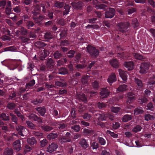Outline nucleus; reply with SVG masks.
Returning a JSON list of instances; mask_svg holds the SVG:
<instances>
[{
	"label": "nucleus",
	"instance_id": "obj_1",
	"mask_svg": "<svg viewBox=\"0 0 155 155\" xmlns=\"http://www.w3.org/2000/svg\"><path fill=\"white\" fill-rule=\"evenodd\" d=\"M130 24L129 22H120L118 23L117 27L118 30L123 34H126L125 35H128V31L129 30Z\"/></svg>",
	"mask_w": 155,
	"mask_h": 155
},
{
	"label": "nucleus",
	"instance_id": "obj_2",
	"mask_svg": "<svg viewBox=\"0 0 155 155\" xmlns=\"http://www.w3.org/2000/svg\"><path fill=\"white\" fill-rule=\"evenodd\" d=\"M86 49L88 53L92 57L96 58L98 56L99 53V51L95 47L89 45L87 47Z\"/></svg>",
	"mask_w": 155,
	"mask_h": 155
},
{
	"label": "nucleus",
	"instance_id": "obj_3",
	"mask_svg": "<svg viewBox=\"0 0 155 155\" xmlns=\"http://www.w3.org/2000/svg\"><path fill=\"white\" fill-rule=\"evenodd\" d=\"M16 130L19 135L24 137L26 135V132L27 130L23 126L21 125H17L16 126Z\"/></svg>",
	"mask_w": 155,
	"mask_h": 155
},
{
	"label": "nucleus",
	"instance_id": "obj_4",
	"mask_svg": "<svg viewBox=\"0 0 155 155\" xmlns=\"http://www.w3.org/2000/svg\"><path fill=\"white\" fill-rule=\"evenodd\" d=\"M135 94L133 92H128L127 94V103L129 104L135 99Z\"/></svg>",
	"mask_w": 155,
	"mask_h": 155
},
{
	"label": "nucleus",
	"instance_id": "obj_5",
	"mask_svg": "<svg viewBox=\"0 0 155 155\" xmlns=\"http://www.w3.org/2000/svg\"><path fill=\"white\" fill-rule=\"evenodd\" d=\"M115 9L113 8H109L108 10L106 11L104 15L107 18H112L115 15Z\"/></svg>",
	"mask_w": 155,
	"mask_h": 155
},
{
	"label": "nucleus",
	"instance_id": "obj_6",
	"mask_svg": "<svg viewBox=\"0 0 155 155\" xmlns=\"http://www.w3.org/2000/svg\"><path fill=\"white\" fill-rule=\"evenodd\" d=\"M45 16L42 15L33 16V19L35 23L39 25H41L42 23V21L45 18Z\"/></svg>",
	"mask_w": 155,
	"mask_h": 155
},
{
	"label": "nucleus",
	"instance_id": "obj_7",
	"mask_svg": "<svg viewBox=\"0 0 155 155\" xmlns=\"http://www.w3.org/2000/svg\"><path fill=\"white\" fill-rule=\"evenodd\" d=\"M117 80L116 75L114 73H111L108 76L107 79V81L110 85L116 82Z\"/></svg>",
	"mask_w": 155,
	"mask_h": 155
},
{
	"label": "nucleus",
	"instance_id": "obj_8",
	"mask_svg": "<svg viewBox=\"0 0 155 155\" xmlns=\"http://www.w3.org/2000/svg\"><path fill=\"white\" fill-rule=\"evenodd\" d=\"M155 84V74H152L149 80L147 86L150 89H153L154 87L153 85Z\"/></svg>",
	"mask_w": 155,
	"mask_h": 155
},
{
	"label": "nucleus",
	"instance_id": "obj_9",
	"mask_svg": "<svg viewBox=\"0 0 155 155\" xmlns=\"http://www.w3.org/2000/svg\"><path fill=\"white\" fill-rule=\"evenodd\" d=\"M79 144L81 147L84 149H86L89 147L88 143L86 140L84 138H81L79 140Z\"/></svg>",
	"mask_w": 155,
	"mask_h": 155
},
{
	"label": "nucleus",
	"instance_id": "obj_10",
	"mask_svg": "<svg viewBox=\"0 0 155 155\" xmlns=\"http://www.w3.org/2000/svg\"><path fill=\"white\" fill-rule=\"evenodd\" d=\"M29 118L32 120L37 121L39 123L41 124L42 123V118L38 117L37 115L34 114H31L29 116Z\"/></svg>",
	"mask_w": 155,
	"mask_h": 155
},
{
	"label": "nucleus",
	"instance_id": "obj_11",
	"mask_svg": "<svg viewBox=\"0 0 155 155\" xmlns=\"http://www.w3.org/2000/svg\"><path fill=\"white\" fill-rule=\"evenodd\" d=\"M83 4V2L81 1H79L77 2H73L71 3V5L75 9H82Z\"/></svg>",
	"mask_w": 155,
	"mask_h": 155
},
{
	"label": "nucleus",
	"instance_id": "obj_12",
	"mask_svg": "<svg viewBox=\"0 0 155 155\" xmlns=\"http://www.w3.org/2000/svg\"><path fill=\"white\" fill-rule=\"evenodd\" d=\"M41 11V7L38 5H36L32 11L33 16L40 15Z\"/></svg>",
	"mask_w": 155,
	"mask_h": 155
},
{
	"label": "nucleus",
	"instance_id": "obj_13",
	"mask_svg": "<svg viewBox=\"0 0 155 155\" xmlns=\"http://www.w3.org/2000/svg\"><path fill=\"white\" fill-rule=\"evenodd\" d=\"M110 91L107 88H103L100 93L102 98L107 97L110 94Z\"/></svg>",
	"mask_w": 155,
	"mask_h": 155
},
{
	"label": "nucleus",
	"instance_id": "obj_14",
	"mask_svg": "<svg viewBox=\"0 0 155 155\" xmlns=\"http://www.w3.org/2000/svg\"><path fill=\"white\" fill-rule=\"evenodd\" d=\"M35 109L42 116H44L46 112V109L44 106L38 107Z\"/></svg>",
	"mask_w": 155,
	"mask_h": 155
},
{
	"label": "nucleus",
	"instance_id": "obj_15",
	"mask_svg": "<svg viewBox=\"0 0 155 155\" xmlns=\"http://www.w3.org/2000/svg\"><path fill=\"white\" fill-rule=\"evenodd\" d=\"M58 147V145L54 143H52L49 145L48 147L47 148V151L50 153L56 150Z\"/></svg>",
	"mask_w": 155,
	"mask_h": 155
},
{
	"label": "nucleus",
	"instance_id": "obj_16",
	"mask_svg": "<svg viewBox=\"0 0 155 155\" xmlns=\"http://www.w3.org/2000/svg\"><path fill=\"white\" fill-rule=\"evenodd\" d=\"M20 140L15 141L13 143V148L14 150L18 151L21 149V144Z\"/></svg>",
	"mask_w": 155,
	"mask_h": 155
},
{
	"label": "nucleus",
	"instance_id": "obj_17",
	"mask_svg": "<svg viewBox=\"0 0 155 155\" xmlns=\"http://www.w3.org/2000/svg\"><path fill=\"white\" fill-rule=\"evenodd\" d=\"M124 66L127 68L129 71H130L134 69V63L131 61H125L124 63Z\"/></svg>",
	"mask_w": 155,
	"mask_h": 155
},
{
	"label": "nucleus",
	"instance_id": "obj_18",
	"mask_svg": "<svg viewBox=\"0 0 155 155\" xmlns=\"http://www.w3.org/2000/svg\"><path fill=\"white\" fill-rule=\"evenodd\" d=\"M118 71L120 77L124 81H127V72L120 69H119Z\"/></svg>",
	"mask_w": 155,
	"mask_h": 155
},
{
	"label": "nucleus",
	"instance_id": "obj_19",
	"mask_svg": "<svg viewBox=\"0 0 155 155\" xmlns=\"http://www.w3.org/2000/svg\"><path fill=\"white\" fill-rule=\"evenodd\" d=\"M109 63L113 68H117L119 67V64L118 60L116 58H114L109 61Z\"/></svg>",
	"mask_w": 155,
	"mask_h": 155
},
{
	"label": "nucleus",
	"instance_id": "obj_20",
	"mask_svg": "<svg viewBox=\"0 0 155 155\" xmlns=\"http://www.w3.org/2000/svg\"><path fill=\"white\" fill-rule=\"evenodd\" d=\"M43 101L42 97L40 96L32 100L31 103L35 105H36L42 103Z\"/></svg>",
	"mask_w": 155,
	"mask_h": 155
},
{
	"label": "nucleus",
	"instance_id": "obj_21",
	"mask_svg": "<svg viewBox=\"0 0 155 155\" xmlns=\"http://www.w3.org/2000/svg\"><path fill=\"white\" fill-rule=\"evenodd\" d=\"M94 117L99 121L105 120L106 118L105 114H96Z\"/></svg>",
	"mask_w": 155,
	"mask_h": 155
},
{
	"label": "nucleus",
	"instance_id": "obj_22",
	"mask_svg": "<svg viewBox=\"0 0 155 155\" xmlns=\"http://www.w3.org/2000/svg\"><path fill=\"white\" fill-rule=\"evenodd\" d=\"M46 13L47 14H46V15L48 17L47 19L48 20H53V19H54L55 18V17L54 15V11L51 10H47Z\"/></svg>",
	"mask_w": 155,
	"mask_h": 155
},
{
	"label": "nucleus",
	"instance_id": "obj_23",
	"mask_svg": "<svg viewBox=\"0 0 155 155\" xmlns=\"http://www.w3.org/2000/svg\"><path fill=\"white\" fill-rule=\"evenodd\" d=\"M41 128L45 132H49L53 129V128L48 125L44 124L41 125Z\"/></svg>",
	"mask_w": 155,
	"mask_h": 155
},
{
	"label": "nucleus",
	"instance_id": "obj_24",
	"mask_svg": "<svg viewBox=\"0 0 155 155\" xmlns=\"http://www.w3.org/2000/svg\"><path fill=\"white\" fill-rule=\"evenodd\" d=\"M83 133L84 135L86 136H91L93 135L94 134V131L91 129L84 128L83 129Z\"/></svg>",
	"mask_w": 155,
	"mask_h": 155
},
{
	"label": "nucleus",
	"instance_id": "obj_25",
	"mask_svg": "<svg viewBox=\"0 0 155 155\" xmlns=\"http://www.w3.org/2000/svg\"><path fill=\"white\" fill-rule=\"evenodd\" d=\"M64 10L63 12V15L64 16L68 15L70 12L71 6L69 5L65 4L63 6Z\"/></svg>",
	"mask_w": 155,
	"mask_h": 155
},
{
	"label": "nucleus",
	"instance_id": "obj_26",
	"mask_svg": "<svg viewBox=\"0 0 155 155\" xmlns=\"http://www.w3.org/2000/svg\"><path fill=\"white\" fill-rule=\"evenodd\" d=\"M134 115L137 116L139 114H143L144 112V110L142 107H138L134 109Z\"/></svg>",
	"mask_w": 155,
	"mask_h": 155
},
{
	"label": "nucleus",
	"instance_id": "obj_27",
	"mask_svg": "<svg viewBox=\"0 0 155 155\" xmlns=\"http://www.w3.org/2000/svg\"><path fill=\"white\" fill-rule=\"evenodd\" d=\"M27 141L28 144L31 147L37 144V140L34 137H32L27 139Z\"/></svg>",
	"mask_w": 155,
	"mask_h": 155
},
{
	"label": "nucleus",
	"instance_id": "obj_28",
	"mask_svg": "<svg viewBox=\"0 0 155 155\" xmlns=\"http://www.w3.org/2000/svg\"><path fill=\"white\" fill-rule=\"evenodd\" d=\"M54 62L51 58L48 59L47 61L46 65L48 68L51 69L54 67Z\"/></svg>",
	"mask_w": 155,
	"mask_h": 155
},
{
	"label": "nucleus",
	"instance_id": "obj_29",
	"mask_svg": "<svg viewBox=\"0 0 155 155\" xmlns=\"http://www.w3.org/2000/svg\"><path fill=\"white\" fill-rule=\"evenodd\" d=\"M63 53L60 51H56L54 53L53 56L54 58L56 59H59L63 56Z\"/></svg>",
	"mask_w": 155,
	"mask_h": 155
},
{
	"label": "nucleus",
	"instance_id": "obj_30",
	"mask_svg": "<svg viewBox=\"0 0 155 155\" xmlns=\"http://www.w3.org/2000/svg\"><path fill=\"white\" fill-rule=\"evenodd\" d=\"M133 116L131 115L126 114L121 119L124 122H126L132 119Z\"/></svg>",
	"mask_w": 155,
	"mask_h": 155
},
{
	"label": "nucleus",
	"instance_id": "obj_31",
	"mask_svg": "<svg viewBox=\"0 0 155 155\" xmlns=\"http://www.w3.org/2000/svg\"><path fill=\"white\" fill-rule=\"evenodd\" d=\"M135 82L137 84V88L139 89H142L143 86V84L141 80L138 78H135Z\"/></svg>",
	"mask_w": 155,
	"mask_h": 155
},
{
	"label": "nucleus",
	"instance_id": "obj_32",
	"mask_svg": "<svg viewBox=\"0 0 155 155\" xmlns=\"http://www.w3.org/2000/svg\"><path fill=\"white\" fill-rule=\"evenodd\" d=\"M133 56L135 59L142 61H144V60L145 59L144 57H143L140 54L137 53H133Z\"/></svg>",
	"mask_w": 155,
	"mask_h": 155
},
{
	"label": "nucleus",
	"instance_id": "obj_33",
	"mask_svg": "<svg viewBox=\"0 0 155 155\" xmlns=\"http://www.w3.org/2000/svg\"><path fill=\"white\" fill-rule=\"evenodd\" d=\"M13 150L12 148H7L4 150L3 155H13Z\"/></svg>",
	"mask_w": 155,
	"mask_h": 155
},
{
	"label": "nucleus",
	"instance_id": "obj_34",
	"mask_svg": "<svg viewBox=\"0 0 155 155\" xmlns=\"http://www.w3.org/2000/svg\"><path fill=\"white\" fill-rule=\"evenodd\" d=\"M64 4V2L56 1L54 2V5L55 7L58 8H61L63 7Z\"/></svg>",
	"mask_w": 155,
	"mask_h": 155
},
{
	"label": "nucleus",
	"instance_id": "obj_35",
	"mask_svg": "<svg viewBox=\"0 0 155 155\" xmlns=\"http://www.w3.org/2000/svg\"><path fill=\"white\" fill-rule=\"evenodd\" d=\"M9 115L11 117L12 122L15 123L16 124H18V119L17 117H18L16 116L12 113H10L9 114Z\"/></svg>",
	"mask_w": 155,
	"mask_h": 155
},
{
	"label": "nucleus",
	"instance_id": "obj_36",
	"mask_svg": "<svg viewBox=\"0 0 155 155\" xmlns=\"http://www.w3.org/2000/svg\"><path fill=\"white\" fill-rule=\"evenodd\" d=\"M67 61L66 58H62L57 61V65L58 66H64L66 64Z\"/></svg>",
	"mask_w": 155,
	"mask_h": 155
},
{
	"label": "nucleus",
	"instance_id": "obj_37",
	"mask_svg": "<svg viewBox=\"0 0 155 155\" xmlns=\"http://www.w3.org/2000/svg\"><path fill=\"white\" fill-rule=\"evenodd\" d=\"M0 118L4 121H9L10 120V118L8 115L4 113H2L0 115Z\"/></svg>",
	"mask_w": 155,
	"mask_h": 155
},
{
	"label": "nucleus",
	"instance_id": "obj_38",
	"mask_svg": "<svg viewBox=\"0 0 155 155\" xmlns=\"http://www.w3.org/2000/svg\"><path fill=\"white\" fill-rule=\"evenodd\" d=\"M51 114L56 119L60 118L62 117L61 116L60 114L58 113V110L56 109L53 110L52 111Z\"/></svg>",
	"mask_w": 155,
	"mask_h": 155
},
{
	"label": "nucleus",
	"instance_id": "obj_39",
	"mask_svg": "<svg viewBox=\"0 0 155 155\" xmlns=\"http://www.w3.org/2000/svg\"><path fill=\"white\" fill-rule=\"evenodd\" d=\"M58 73L61 74L65 75L68 74V71L66 68L62 67L59 70Z\"/></svg>",
	"mask_w": 155,
	"mask_h": 155
},
{
	"label": "nucleus",
	"instance_id": "obj_40",
	"mask_svg": "<svg viewBox=\"0 0 155 155\" xmlns=\"http://www.w3.org/2000/svg\"><path fill=\"white\" fill-rule=\"evenodd\" d=\"M89 76L88 75L83 76L81 79L82 84L84 85L88 84V81L89 80Z\"/></svg>",
	"mask_w": 155,
	"mask_h": 155
},
{
	"label": "nucleus",
	"instance_id": "obj_41",
	"mask_svg": "<svg viewBox=\"0 0 155 155\" xmlns=\"http://www.w3.org/2000/svg\"><path fill=\"white\" fill-rule=\"evenodd\" d=\"M26 26L28 29L31 28L35 26V24L34 22L31 20H28L25 23Z\"/></svg>",
	"mask_w": 155,
	"mask_h": 155
},
{
	"label": "nucleus",
	"instance_id": "obj_42",
	"mask_svg": "<svg viewBox=\"0 0 155 155\" xmlns=\"http://www.w3.org/2000/svg\"><path fill=\"white\" fill-rule=\"evenodd\" d=\"M127 89V86L125 84L120 85L117 89V90L119 92H124Z\"/></svg>",
	"mask_w": 155,
	"mask_h": 155
},
{
	"label": "nucleus",
	"instance_id": "obj_43",
	"mask_svg": "<svg viewBox=\"0 0 155 155\" xmlns=\"http://www.w3.org/2000/svg\"><path fill=\"white\" fill-rule=\"evenodd\" d=\"M35 45L37 48H41L46 46L47 45L44 42L39 41L35 42Z\"/></svg>",
	"mask_w": 155,
	"mask_h": 155
},
{
	"label": "nucleus",
	"instance_id": "obj_44",
	"mask_svg": "<svg viewBox=\"0 0 155 155\" xmlns=\"http://www.w3.org/2000/svg\"><path fill=\"white\" fill-rule=\"evenodd\" d=\"M58 137V134L57 133H53L49 134L47 136L48 139L49 140L55 139Z\"/></svg>",
	"mask_w": 155,
	"mask_h": 155
},
{
	"label": "nucleus",
	"instance_id": "obj_45",
	"mask_svg": "<svg viewBox=\"0 0 155 155\" xmlns=\"http://www.w3.org/2000/svg\"><path fill=\"white\" fill-rule=\"evenodd\" d=\"M55 85L56 86L62 87H66L67 84L64 81H59L55 82Z\"/></svg>",
	"mask_w": 155,
	"mask_h": 155
},
{
	"label": "nucleus",
	"instance_id": "obj_46",
	"mask_svg": "<svg viewBox=\"0 0 155 155\" xmlns=\"http://www.w3.org/2000/svg\"><path fill=\"white\" fill-rule=\"evenodd\" d=\"M155 118L154 117L150 114H145L144 115V119L145 120L148 121L149 120H153Z\"/></svg>",
	"mask_w": 155,
	"mask_h": 155
},
{
	"label": "nucleus",
	"instance_id": "obj_47",
	"mask_svg": "<svg viewBox=\"0 0 155 155\" xmlns=\"http://www.w3.org/2000/svg\"><path fill=\"white\" fill-rule=\"evenodd\" d=\"M97 140L98 141V142L101 145H104L106 144V140L102 137L98 136L97 138Z\"/></svg>",
	"mask_w": 155,
	"mask_h": 155
},
{
	"label": "nucleus",
	"instance_id": "obj_48",
	"mask_svg": "<svg viewBox=\"0 0 155 155\" xmlns=\"http://www.w3.org/2000/svg\"><path fill=\"white\" fill-rule=\"evenodd\" d=\"M78 98L84 103H87V97L84 94H81L79 96Z\"/></svg>",
	"mask_w": 155,
	"mask_h": 155
},
{
	"label": "nucleus",
	"instance_id": "obj_49",
	"mask_svg": "<svg viewBox=\"0 0 155 155\" xmlns=\"http://www.w3.org/2000/svg\"><path fill=\"white\" fill-rule=\"evenodd\" d=\"M57 23L58 24L61 26H64L65 25L66 23V21L64 18H60L57 20Z\"/></svg>",
	"mask_w": 155,
	"mask_h": 155
},
{
	"label": "nucleus",
	"instance_id": "obj_50",
	"mask_svg": "<svg viewBox=\"0 0 155 155\" xmlns=\"http://www.w3.org/2000/svg\"><path fill=\"white\" fill-rule=\"evenodd\" d=\"M60 36V39H64L67 36V30H62L59 34Z\"/></svg>",
	"mask_w": 155,
	"mask_h": 155
},
{
	"label": "nucleus",
	"instance_id": "obj_51",
	"mask_svg": "<svg viewBox=\"0 0 155 155\" xmlns=\"http://www.w3.org/2000/svg\"><path fill=\"white\" fill-rule=\"evenodd\" d=\"M17 50L16 47L14 46H11L4 48V51H15Z\"/></svg>",
	"mask_w": 155,
	"mask_h": 155
},
{
	"label": "nucleus",
	"instance_id": "obj_52",
	"mask_svg": "<svg viewBox=\"0 0 155 155\" xmlns=\"http://www.w3.org/2000/svg\"><path fill=\"white\" fill-rule=\"evenodd\" d=\"M75 53V51L73 50H70L66 53V54L68 57L69 58H71L74 57Z\"/></svg>",
	"mask_w": 155,
	"mask_h": 155
},
{
	"label": "nucleus",
	"instance_id": "obj_53",
	"mask_svg": "<svg viewBox=\"0 0 155 155\" xmlns=\"http://www.w3.org/2000/svg\"><path fill=\"white\" fill-rule=\"evenodd\" d=\"M106 134L107 135L109 134L113 138H118V134H115L114 132H112L110 130H107L106 131Z\"/></svg>",
	"mask_w": 155,
	"mask_h": 155
},
{
	"label": "nucleus",
	"instance_id": "obj_54",
	"mask_svg": "<svg viewBox=\"0 0 155 155\" xmlns=\"http://www.w3.org/2000/svg\"><path fill=\"white\" fill-rule=\"evenodd\" d=\"M68 138H65L63 136H61L59 138V141L62 144L63 143L69 142Z\"/></svg>",
	"mask_w": 155,
	"mask_h": 155
},
{
	"label": "nucleus",
	"instance_id": "obj_55",
	"mask_svg": "<svg viewBox=\"0 0 155 155\" xmlns=\"http://www.w3.org/2000/svg\"><path fill=\"white\" fill-rule=\"evenodd\" d=\"M60 46H67L70 44V41L67 40H61L60 43Z\"/></svg>",
	"mask_w": 155,
	"mask_h": 155
},
{
	"label": "nucleus",
	"instance_id": "obj_56",
	"mask_svg": "<svg viewBox=\"0 0 155 155\" xmlns=\"http://www.w3.org/2000/svg\"><path fill=\"white\" fill-rule=\"evenodd\" d=\"M35 81L33 79L26 84L25 86L27 88H29L33 86L35 84Z\"/></svg>",
	"mask_w": 155,
	"mask_h": 155
},
{
	"label": "nucleus",
	"instance_id": "obj_57",
	"mask_svg": "<svg viewBox=\"0 0 155 155\" xmlns=\"http://www.w3.org/2000/svg\"><path fill=\"white\" fill-rule=\"evenodd\" d=\"M14 113L16 114L17 117L20 118L21 120H23L24 119V117L22 115L20 112L17 109H15L14 110Z\"/></svg>",
	"mask_w": 155,
	"mask_h": 155
},
{
	"label": "nucleus",
	"instance_id": "obj_58",
	"mask_svg": "<svg viewBox=\"0 0 155 155\" xmlns=\"http://www.w3.org/2000/svg\"><path fill=\"white\" fill-rule=\"evenodd\" d=\"M148 100L146 97H141L138 99V102L140 104H143L145 103Z\"/></svg>",
	"mask_w": 155,
	"mask_h": 155
},
{
	"label": "nucleus",
	"instance_id": "obj_59",
	"mask_svg": "<svg viewBox=\"0 0 155 155\" xmlns=\"http://www.w3.org/2000/svg\"><path fill=\"white\" fill-rule=\"evenodd\" d=\"M16 106L15 104L13 102H9L7 104V107L10 110H13L15 108Z\"/></svg>",
	"mask_w": 155,
	"mask_h": 155
},
{
	"label": "nucleus",
	"instance_id": "obj_60",
	"mask_svg": "<svg viewBox=\"0 0 155 155\" xmlns=\"http://www.w3.org/2000/svg\"><path fill=\"white\" fill-rule=\"evenodd\" d=\"M70 113L71 115V117L73 119H76L77 118L76 116V113L75 110V108L74 107L72 108H71Z\"/></svg>",
	"mask_w": 155,
	"mask_h": 155
},
{
	"label": "nucleus",
	"instance_id": "obj_61",
	"mask_svg": "<svg viewBox=\"0 0 155 155\" xmlns=\"http://www.w3.org/2000/svg\"><path fill=\"white\" fill-rule=\"evenodd\" d=\"M26 124L28 127L31 129H35L36 128L35 125L31 121H26Z\"/></svg>",
	"mask_w": 155,
	"mask_h": 155
},
{
	"label": "nucleus",
	"instance_id": "obj_62",
	"mask_svg": "<svg viewBox=\"0 0 155 155\" xmlns=\"http://www.w3.org/2000/svg\"><path fill=\"white\" fill-rule=\"evenodd\" d=\"M132 24L134 28H136L139 26V23L137 18H135L133 19L132 22Z\"/></svg>",
	"mask_w": 155,
	"mask_h": 155
},
{
	"label": "nucleus",
	"instance_id": "obj_63",
	"mask_svg": "<svg viewBox=\"0 0 155 155\" xmlns=\"http://www.w3.org/2000/svg\"><path fill=\"white\" fill-rule=\"evenodd\" d=\"M142 127L141 126L139 125H136L135 126L133 129V131L135 133H137L140 131Z\"/></svg>",
	"mask_w": 155,
	"mask_h": 155
},
{
	"label": "nucleus",
	"instance_id": "obj_64",
	"mask_svg": "<svg viewBox=\"0 0 155 155\" xmlns=\"http://www.w3.org/2000/svg\"><path fill=\"white\" fill-rule=\"evenodd\" d=\"M18 31L22 35H25L27 34L26 29L23 27H21L19 28Z\"/></svg>",
	"mask_w": 155,
	"mask_h": 155
}]
</instances>
